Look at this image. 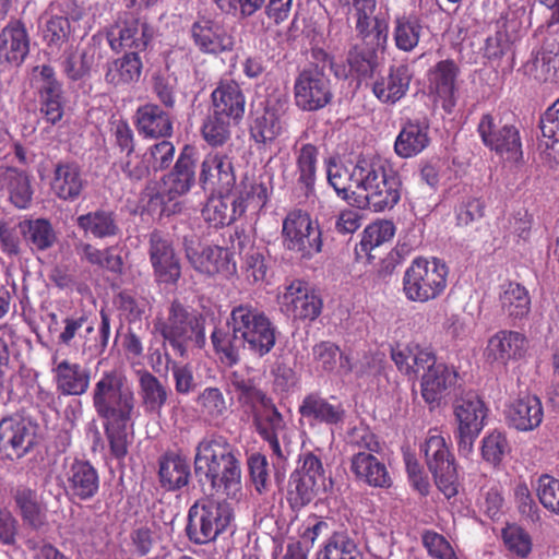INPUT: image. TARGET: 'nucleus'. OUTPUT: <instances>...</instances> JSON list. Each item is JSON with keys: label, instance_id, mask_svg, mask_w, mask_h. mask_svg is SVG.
Segmentation results:
<instances>
[{"label": "nucleus", "instance_id": "obj_1", "mask_svg": "<svg viewBox=\"0 0 559 559\" xmlns=\"http://www.w3.org/2000/svg\"><path fill=\"white\" fill-rule=\"evenodd\" d=\"M277 328L261 309L251 304L235 306L226 320L225 328H215L211 341L215 353L226 366H235L241 353L248 350L262 358L275 346Z\"/></svg>", "mask_w": 559, "mask_h": 559}, {"label": "nucleus", "instance_id": "obj_2", "mask_svg": "<svg viewBox=\"0 0 559 559\" xmlns=\"http://www.w3.org/2000/svg\"><path fill=\"white\" fill-rule=\"evenodd\" d=\"M194 472L211 495L236 499L241 491L240 462L234 447L223 436L203 438L195 447Z\"/></svg>", "mask_w": 559, "mask_h": 559}, {"label": "nucleus", "instance_id": "obj_3", "mask_svg": "<svg viewBox=\"0 0 559 559\" xmlns=\"http://www.w3.org/2000/svg\"><path fill=\"white\" fill-rule=\"evenodd\" d=\"M350 187L362 192L361 204L374 212L392 210L401 200L402 180L391 164L379 155L359 156L349 174Z\"/></svg>", "mask_w": 559, "mask_h": 559}, {"label": "nucleus", "instance_id": "obj_4", "mask_svg": "<svg viewBox=\"0 0 559 559\" xmlns=\"http://www.w3.org/2000/svg\"><path fill=\"white\" fill-rule=\"evenodd\" d=\"M391 357L397 369L407 376L423 371L420 390L424 401L431 407L438 406L447 391L454 385L456 371L444 362H438L433 350L418 344L396 347Z\"/></svg>", "mask_w": 559, "mask_h": 559}, {"label": "nucleus", "instance_id": "obj_5", "mask_svg": "<svg viewBox=\"0 0 559 559\" xmlns=\"http://www.w3.org/2000/svg\"><path fill=\"white\" fill-rule=\"evenodd\" d=\"M155 330L164 340V348H171L175 355L186 358L193 348H203L206 344L204 319L189 311L178 300L167 309V316L155 322Z\"/></svg>", "mask_w": 559, "mask_h": 559}, {"label": "nucleus", "instance_id": "obj_6", "mask_svg": "<svg viewBox=\"0 0 559 559\" xmlns=\"http://www.w3.org/2000/svg\"><path fill=\"white\" fill-rule=\"evenodd\" d=\"M92 402L97 416L104 420L132 421L138 416L133 388L118 369L100 373L93 385Z\"/></svg>", "mask_w": 559, "mask_h": 559}, {"label": "nucleus", "instance_id": "obj_7", "mask_svg": "<svg viewBox=\"0 0 559 559\" xmlns=\"http://www.w3.org/2000/svg\"><path fill=\"white\" fill-rule=\"evenodd\" d=\"M449 267L438 258H416L405 270L403 293L414 302H428L439 298L447 288Z\"/></svg>", "mask_w": 559, "mask_h": 559}, {"label": "nucleus", "instance_id": "obj_8", "mask_svg": "<svg viewBox=\"0 0 559 559\" xmlns=\"http://www.w3.org/2000/svg\"><path fill=\"white\" fill-rule=\"evenodd\" d=\"M283 247L306 260L322 251V231L306 211L296 209L287 213L282 224Z\"/></svg>", "mask_w": 559, "mask_h": 559}, {"label": "nucleus", "instance_id": "obj_9", "mask_svg": "<svg viewBox=\"0 0 559 559\" xmlns=\"http://www.w3.org/2000/svg\"><path fill=\"white\" fill-rule=\"evenodd\" d=\"M423 451L439 490L447 498L455 496L457 493L456 467L444 437L437 431L430 432L423 445Z\"/></svg>", "mask_w": 559, "mask_h": 559}, {"label": "nucleus", "instance_id": "obj_10", "mask_svg": "<svg viewBox=\"0 0 559 559\" xmlns=\"http://www.w3.org/2000/svg\"><path fill=\"white\" fill-rule=\"evenodd\" d=\"M333 98L331 81L317 66L304 68L294 82V99L302 111H317L324 108Z\"/></svg>", "mask_w": 559, "mask_h": 559}, {"label": "nucleus", "instance_id": "obj_11", "mask_svg": "<svg viewBox=\"0 0 559 559\" xmlns=\"http://www.w3.org/2000/svg\"><path fill=\"white\" fill-rule=\"evenodd\" d=\"M186 258L191 266L205 275H233L236 272V262L233 254L219 246L203 247L195 235H186L182 240Z\"/></svg>", "mask_w": 559, "mask_h": 559}, {"label": "nucleus", "instance_id": "obj_12", "mask_svg": "<svg viewBox=\"0 0 559 559\" xmlns=\"http://www.w3.org/2000/svg\"><path fill=\"white\" fill-rule=\"evenodd\" d=\"M32 84L38 97L39 112L50 124L61 121L64 112L62 84L49 64L36 66L32 71Z\"/></svg>", "mask_w": 559, "mask_h": 559}, {"label": "nucleus", "instance_id": "obj_13", "mask_svg": "<svg viewBox=\"0 0 559 559\" xmlns=\"http://www.w3.org/2000/svg\"><path fill=\"white\" fill-rule=\"evenodd\" d=\"M153 38V28L132 13L124 12L107 31V39L114 51H144Z\"/></svg>", "mask_w": 559, "mask_h": 559}, {"label": "nucleus", "instance_id": "obj_14", "mask_svg": "<svg viewBox=\"0 0 559 559\" xmlns=\"http://www.w3.org/2000/svg\"><path fill=\"white\" fill-rule=\"evenodd\" d=\"M193 45L204 55L218 56L231 52L237 44L235 33L223 22L209 16H198L190 27Z\"/></svg>", "mask_w": 559, "mask_h": 559}, {"label": "nucleus", "instance_id": "obj_15", "mask_svg": "<svg viewBox=\"0 0 559 559\" xmlns=\"http://www.w3.org/2000/svg\"><path fill=\"white\" fill-rule=\"evenodd\" d=\"M477 131L483 143L498 154L507 155V158L512 159H516L521 155L522 144L519 130L510 123H503L498 115H484Z\"/></svg>", "mask_w": 559, "mask_h": 559}, {"label": "nucleus", "instance_id": "obj_16", "mask_svg": "<svg viewBox=\"0 0 559 559\" xmlns=\"http://www.w3.org/2000/svg\"><path fill=\"white\" fill-rule=\"evenodd\" d=\"M281 309L297 320H316L322 312L323 301L318 292L304 281H293L281 296Z\"/></svg>", "mask_w": 559, "mask_h": 559}, {"label": "nucleus", "instance_id": "obj_17", "mask_svg": "<svg viewBox=\"0 0 559 559\" xmlns=\"http://www.w3.org/2000/svg\"><path fill=\"white\" fill-rule=\"evenodd\" d=\"M235 183V168L228 154L211 151L204 155L199 173V185L204 191L229 192Z\"/></svg>", "mask_w": 559, "mask_h": 559}, {"label": "nucleus", "instance_id": "obj_18", "mask_svg": "<svg viewBox=\"0 0 559 559\" xmlns=\"http://www.w3.org/2000/svg\"><path fill=\"white\" fill-rule=\"evenodd\" d=\"M312 357L317 370L335 372L346 376L355 372L358 378L365 377L370 370V360L365 356L366 362L356 364L353 357L343 353L340 347L330 341H322L312 347Z\"/></svg>", "mask_w": 559, "mask_h": 559}, {"label": "nucleus", "instance_id": "obj_19", "mask_svg": "<svg viewBox=\"0 0 559 559\" xmlns=\"http://www.w3.org/2000/svg\"><path fill=\"white\" fill-rule=\"evenodd\" d=\"M150 261L159 284H176L181 276V265L171 241L158 231L150 236Z\"/></svg>", "mask_w": 559, "mask_h": 559}, {"label": "nucleus", "instance_id": "obj_20", "mask_svg": "<svg viewBox=\"0 0 559 559\" xmlns=\"http://www.w3.org/2000/svg\"><path fill=\"white\" fill-rule=\"evenodd\" d=\"M301 420L309 427L337 426L345 419V408L336 397H324L319 393L307 394L299 404Z\"/></svg>", "mask_w": 559, "mask_h": 559}, {"label": "nucleus", "instance_id": "obj_21", "mask_svg": "<svg viewBox=\"0 0 559 559\" xmlns=\"http://www.w3.org/2000/svg\"><path fill=\"white\" fill-rule=\"evenodd\" d=\"M254 424L258 433L269 443L273 454L278 459H285L281 440L287 442V424L272 399L254 411Z\"/></svg>", "mask_w": 559, "mask_h": 559}, {"label": "nucleus", "instance_id": "obj_22", "mask_svg": "<svg viewBox=\"0 0 559 559\" xmlns=\"http://www.w3.org/2000/svg\"><path fill=\"white\" fill-rule=\"evenodd\" d=\"M527 346L528 341L523 333L500 330L489 337L484 356L488 362L506 367L509 361L523 358Z\"/></svg>", "mask_w": 559, "mask_h": 559}, {"label": "nucleus", "instance_id": "obj_23", "mask_svg": "<svg viewBox=\"0 0 559 559\" xmlns=\"http://www.w3.org/2000/svg\"><path fill=\"white\" fill-rule=\"evenodd\" d=\"M51 373L57 391L63 396L83 395L87 392L91 382L90 370L69 359H59L57 355L51 358Z\"/></svg>", "mask_w": 559, "mask_h": 559}, {"label": "nucleus", "instance_id": "obj_24", "mask_svg": "<svg viewBox=\"0 0 559 559\" xmlns=\"http://www.w3.org/2000/svg\"><path fill=\"white\" fill-rule=\"evenodd\" d=\"M29 52V36L25 24L11 20L0 32V66L19 67Z\"/></svg>", "mask_w": 559, "mask_h": 559}, {"label": "nucleus", "instance_id": "obj_25", "mask_svg": "<svg viewBox=\"0 0 559 559\" xmlns=\"http://www.w3.org/2000/svg\"><path fill=\"white\" fill-rule=\"evenodd\" d=\"M459 73V67L450 59L437 62L427 73L430 93L441 100L442 108L448 112L455 106Z\"/></svg>", "mask_w": 559, "mask_h": 559}, {"label": "nucleus", "instance_id": "obj_26", "mask_svg": "<svg viewBox=\"0 0 559 559\" xmlns=\"http://www.w3.org/2000/svg\"><path fill=\"white\" fill-rule=\"evenodd\" d=\"M64 489L80 500L94 497L99 489L97 469L87 461L74 460L64 472Z\"/></svg>", "mask_w": 559, "mask_h": 559}, {"label": "nucleus", "instance_id": "obj_27", "mask_svg": "<svg viewBox=\"0 0 559 559\" xmlns=\"http://www.w3.org/2000/svg\"><path fill=\"white\" fill-rule=\"evenodd\" d=\"M246 209L247 204L242 195L224 192L207 199L202 216L211 226L218 228L231 224L246 212Z\"/></svg>", "mask_w": 559, "mask_h": 559}, {"label": "nucleus", "instance_id": "obj_28", "mask_svg": "<svg viewBox=\"0 0 559 559\" xmlns=\"http://www.w3.org/2000/svg\"><path fill=\"white\" fill-rule=\"evenodd\" d=\"M195 182V159L187 148L182 151L173 168L163 179L162 198L173 201L186 193Z\"/></svg>", "mask_w": 559, "mask_h": 559}, {"label": "nucleus", "instance_id": "obj_29", "mask_svg": "<svg viewBox=\"0 0 559 559\" xmlns=\"http://www.w3.org/2000/svg\"><path fill=\"white\" fill-rule=\"evenodd\" d=\"M35 443V432L29 423L20 417H5L0 421V449L12 450L16 457L24 456Z\"/></svg>", "mask_w": 559, "mask_h": 559}, {"label": "nucleus", "instance_id": "obj_30", "mask_svg": "<svg viewBox=\"0 0 559 559\" xmlns=\"http://www.w3.org/2000/svg\"><path fill=\"white\" fill-rule=\"evenodd\" d=\"M543 418V404L536 395L521 396L511 402L506 409L507 424L519 431L536 429Z\"/></svg>", "mask_w": 559, "mask_h": 559}, {"label": "nucleus", "instance_id": "obj_31", "mask_svg": "<svg viewBox=\"0 0 559 559\" xmlns=\"http://www.w3.org/2000/svg\"><path fill=\"white\" fill-rule=\"evenodd\" d=\"M412 74L407 66H392L385 75L379 76L372 84V93L382 104L394 105L409 90Z\"/></svg>", "mask_w": 559, "mask_h": 559}, {"label": "nucleus", "instance_id": "obj_32", "mask_svg": "<svg viewBox=\"0 0 559 559\" xmlns=\"http://www.w3.org/2000/svg\"><path fill=\"white\" fill-rule=\"evenodd\" d=\"M80 166L74 162H59L53 169L50 188L52 193L62 201L78 200L85 188Z\"/></svg>", "mask_w": 559, "mask_h": 559}, {"label": "nucleus", "instance_id": "obj_33", "mask_svg": "<svg viewBox=\"0 0 559 559\" xmlns=\"http://www.w3.org/2000/svg\"><path fill=\"white\" fill-rule=\"evenodd\" d=\"M453 413L457 424L456 430L481 432L486 425L488 408L475 392H467L454 401Z\"/></svg>", "mask_w": 559, "mask_h": 559}, {"label": "nucleus", "instance_id": "obj_34", "mask_svg": "<svg viewBox=\"0 0 559 559\" xmlns=\"http://www.w3.org/2000/svg\"><path fill=\"white\" fill-rule=\"evenodd\" d=\"M135 126L140 135L145 139L169 138L174 129L169 114L152 103L136 109Z\"/></svg>", "mask_w": 559, "mask_h": 559}, {"label": "nucleus", "instance_id": "obj_35", "mask_svg": "<svg viewBox=\"0 0 559 559\" xmlns=\"http://www.w3.org/2000/svg\"><path fill=\"white\" fill-rule=\"evenodd\" d=\"M213 112L239 121L245 114L246 97L235 81H221L212 92Z\"/></svg>", "mask_w": 559, "mask_h": 559}, {"label": "nucleus", "instance_id": "obj_36", "mask_svg": "<svg viewBox=\"0 0 559 559\" xmlns=\"http://www.w3.org/2000/svg\"><path fill=\"white\" fill-rule=\"evenodd\" d=\"M430 142L429 124L425 120H407L394 142V151L402 158L421 153Z\"/></svg>", "mask_w": 559, "mask_h": 559}, {"label": "nucleus", "instance_id": "obj_37", "mask_svg": "<svg viewBox=\"0 0 559 559\" xmlns=\"http://www.w3.org/2000/svg\"><path fill=\"white\" fill-rule=\"evenodd\" d=\"M350 471L356 478L372 487L386 488L391 486V477L386 466L372 453L358 451L352 456Z\"/></svg>", "mask_w": 559, "mask_h": 559}, {"label": "nucleus", "instance_id": "obj_38", "mask_svg": "<svg viewBox=\"0 0 559 559\" xmlns=\"http://www.w3.org/2000/svg\"><path fill=\"white\" fill-rule=\"evenodd\" d=\"M143 62L138 52H126L105 66V81L115 87L129 86L139 82Z\"/></svg>", "mask_w": 559, "mask_h": 559}, {"label": "nucleus", "instance_id": "obj_39", "mask_svg": "<svg viewBox=\"0 0 559 559\" xmlns=\"http://www.w3.org/2000/svg\"><path fill=\"white\" fill-rule=\"evenodd\" d=\"M139 396L145 414L160 416L171 394L160 380L147 370L138 372Z\"/></svg>", "mask_w": 559, "mask_h": 559}, {"label": "nucleus", "instance_id": "obj_40", "mask_svg": "<svg viewBox=\"0 0 559 559\" xmlns=\"http://www.w3.org/2000/svg\"><path fill=\"white\" fill-rule=\"evenodd\" d=\"M158 476L163 488L177 490L188 485L190 479V463L187 457L167 452L159 457Z\"/></svg>", "mask_w": 559, "mask_h": 559}, {"label": "nucleus", "instance_id": "obj_41", "mask_svg": "<svg viewBox=\"0 0 559 559\" xmlns=\"http://www.w3.org/2000/svg\"><path fill=\"white\" fill-rule=\"evenodd\" d=\"M355 31L362 46L370 49L383 50L386 46L389 36V24L385 17L380 15L360 14L354 16Z\"/></svg>", "mask_w": 559, "mask_h": 559}, {"label": "nucleus", "instance_id": "obj_42", "mask_svg": "<svg viewBox=\"0 0 559 559\" xmlns=\"http://www.w3.org/2000/svg\"><path fill=\"white\" fill-rule=\"evenodd\" d=\"M0 188L9 193L17 209H26L32 202L33 190L28 175L13 167L0 168Z\"/></svg>", "mask_w": 559, "mask_h": 559}, {"label": "nucleus", "instance_id": "obj_43", "mask_svg": "<svg viewBox=\"0 0 559 559\" xmlns=\"http://www.w3.org/2000/svg\"><path fill=\"white\" fill-rule=\"evenodd\" d=\"M499 306L501 312L515 322L530 313L531 297L524 286L510 282L500 286Z\"/></svg>", "mask_w": 559, "mask_h": 559}, {"label": "nucleus", "instance_id": "obj_44", "mask_svg": "<svg viewBox=\"0 0 559 559\" xmlns=\"http://www.w3.org/2000/svg\"><path fill=\"white\" fill-rule=\"evenodd\" d=\"M318 155L317 146L310 143L301 145L295 152L296 170L293 182L305 195H309L314 190Z\"/></svg>", "mask_w": 559, "mask_h": 559}, {"label": "nucleus", "instance_id": "obj_45", "mask_svg": "<svg viewBox=\"0 0 559 559\" xmlns=\"http://www.w3.org/2000/svg\"><path fill=\"white\" fill-rule=\"evenodd\" d=\"M19 230L33 251H46L58 239L55 228L46 218L24 219L19 223Z\"/></svg>", "mask_w": 559, "mask_h": 559}, {"label": "nucleus", "instance_id": "obj_46", "mask_svg": "<svg viewBox=\"0 0 559 559\" xmlns=\"http://www.w3.org/2000/svg\"><path fill=\"white\" fill-rule=\"evenodd\" d=\"M534 1H523V3H511L508 11L501 17L499 27L511 38L519 40L532 26L534 12Z\"/></svg>", "mask_w": 559, "mask_h": 559}, {"label": "nucleus", "instance_id": "obj_47", "mask_svg": "<svg viewBox=\"0 0 559 559\" xmlns=\"http://www.w3.org/2000/svg\"><path fill=\"white\" fill-rule=\"evenodd\" d=\"M233 520L234 509L227 502H195L188 513V524H229Z\"/></svg>", "mask_w": 559, "mask_h": 559}, {"label": "nucleus", "instance_id": "obj_48", "mask_svg": "<svg viewBox=\"0 0 559 559\" xmlns=\"http://www.w3.org/2000/svg\"><path fill=\"white\" fill-rule=\"evenodd\" d=\"M76 224L86 235L98 239L114 237L119 231L115 214L106 210H96L80 215Z\"/></svg>", "mask_w": 559, "mask_h": 559}, {"label": "nucleus", "instance_id": "obj_49", "mask_svg": "<svg viewBox=\"0 0 559 559\" xmlns=\"http://www.w3.org/2000/svg\"><path fill=\"white\" fill-rule=\"evenodd\" d=\"M421 32L423 25L416 15L399 14L395 16L393 39L397 49L412 51L418 45Z\"/></svg>", "mask_w": 559, "mask_h": 559}, {"label": "nucleus", "instance_id": "obj_50", "mask_svg": "<svg viewBox=\"0 0 559 559\" xmlns=\"http://www.w3.org/2000/svg\"><path fill=\"white\" fill-rule=\"evenodd\" d=\"M75 251L82 261L115 273L121 272L123 265L122 259L120 255L114 253L112 248L100 250L91 243L81 241L75 245Z\"/></svg>", "mask_w": 559, "mask_h": 559}, {"label": "nucleus", "instance_id": "obj_51", "mask_svg": "<svg viewBox=\"0 0 559 559\" xmlns=\"http://www.w3.org/2000/svg\"><path fill=\"white\" fill-rule=\"evenodd\" d=\"M229 383L240 404L250 407L253 412L265 404L269 397L262 390L255 386L254 381L239 372H233Z\"/></svg>", "mask_w": 559, "mask_h": 559}, {"label": "nucleus", "instance_id": "obj_52", "mask_svg": "<svg viewBox=\"0 0 559 559\" xmlns=\"http://www.w3.org/2000/svg\"><path fill=\"white\" fill-rule=\"evenodd\" d=\"M325 484L293 472L288 483V499L293 507H304L324 489Z\"/></svg>", "mask_w": 559, "mask_h": 559}, {"label": "nucleus", "instance_id": "obj_53", "mask_svg": "<svg viewBox=\"0 0 559 559\" xmlns=\"http://www.w3.org/2000/svg\"><path fill=\"white\" fill-rule=\"evenodd\" d=\"M283 124L280 115L275 109L265 108L257 116L250 128L252 139L257 143L270 144L282 132Z\"/></svg>", "mask_w": 559, "mask_h": 559}, {"label": "nucleus", "instance_id": "obj_54", "mask_svg": "<svg viewBox=\"0 0 559 559\" xmlns=\"http://www.w3.org/2000/svg\"><path fill=\"white\" fill-rule=\"evenodd\" d=\"M130 421H119L116 419L105 420L104 430L108 441L110 454L117 461H122L128 454L129 445L132 442V433L127 431Z\"/></svg>", "mask_w": 559, "mask_h": 559}, {"label": "nucleus", "instance_id": "obj_55", "mask_svg": "<svg viewBox=\"0 0 559 559\" xmlns=\"http://www.w3.org/2000/svg\"><path fill=\"white\" fill-rule=\"evenodd\" d=\"M542 143L559 158V98L540 116Z\"/></svg>", "mask_w": 559, "mask_h": 559}, {"label": "nucleus", "instance_id": "obj_56", "mask_svg": "<svg viewBox=\"0 0 559 559\" xmlns=\"http://www.w3.org/2000/svg\"><path fill=\"white\" fill-rule=\"evenodd\" d=\"M43 40L48 47L61 48L68 41L71 26L62 15H45L40 24Z\"/></svg>", "mask_w": 559, "mask_h": 559}, {"label": "nucleus", "instance_id": "obj_57", "mask_svg": "<svg viewBox=\"0 0 559 559\" xmlns=\"http://www.w3.org/2000/svg\"><path fill=\"white\" fill-rule=\"evenodd\" d=\"M202 415L210 421H218L227 412V403L221 389L205 388L197 397Z\"/></svg>", "mask_w": 559, "mask_h": 559}, {"label": "nucleus", "instance_id": "obj_58", "mask_svg": "<svg viewBox=\"0 0 559 559\" xmlns=\"http://www.w3.org/2000/svg\"><path fill=\"white\" fill-rule=\"evenodd\" d=\"M233 119L213 112L203 122L201 132L205 142L213 146H223L230 139Z\"/></svg>", "mask_w": 559, "mask_h": 559}, {"label": "nucleus", "instance_id": "obj_59", "mask_svg": "<svg viewBox=\"0 0 559 559\" xmlns=\"http://www.w3.org/2000/svg\"><path fill=\"white\" fill-rule=\"evenodd\" d=\"M501 538L506 549L513 556L525 559L533 549L532 536L523 526H503Z\"/></svg>", "mask_w": 559, "mask_h": 559}, {"label": "nucleus", "instance_id": "obj_60", "mask_svg": "<svg viewBox=\"0 0 559 559\" xmlns=\"http://www.w3.org/2000/svg\"><path fill=\"white\" fill-rule=\"evenodd\" d=\"M94 64V51L91 47L85 48L80 56L73 50H66L61 62L64 74L72 81L84 78Z\"/></svg>", "mask_w": 559, "mask_h": 559}, {"label": "nucleus", "instance_id": "obj_61", "mask_svg": "<svg viewBox=\"0 0 559 559\" xmlns=\"http://www.w3.org/2000/svg\"><path fill=\"white\" fill-rule=\"evenodd\" d=\"M480 450L487 463L498 466L510 454L511 447L503 432L493 430L483 438Z\"/></svg>", "mask_w": 559, "mask_h": 559}, {"label": "nucleus", "instance_id": "obj_62", "mask_svg": "<svg viewBox=\"0 0 559 559\" xmlns=\"http://www.w3.org/2000/svg\"><path fill=\"white\" fill-rule=\"evenodd\" d=\"M152 88L164 107L171 109L176 105L178 78L169 71H159L152 76Z\"/></svg>", "mask_w": 559, "mask_h": 559}, {"label": "nucleus", "instance_id": "obj_63", "mask_svg": "<svg viewBox=\"0 0 559 559\" xmlns=\"http://www.w3.org/2000/svg\"><path fill=\"white\" fill-rule=\"evenodd\" d=\"M395 227L390 221H378L368 225L361 236V251L369 253L382 243L391 240L394 236Z\"/></svg>", "mask_w": 559, "mask_h": 559}, {"label": "nucleus", "instance_id": "obj_64", "mask_svg": "<svg viewBox=\"0 0 559 559\" xmlns=\"http://www.w3.org/2000/svg\"><path fill=\"white\" fill-rule=\"evenodd\" d=\"M167 368L171 370L175 390L178 394L188 395L197 388L193 370L189 364H180L171 358L168 352H165Z\"/></svg>", "mask_w": 559, "mask_h": 559}]
</instances>
